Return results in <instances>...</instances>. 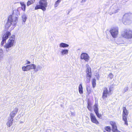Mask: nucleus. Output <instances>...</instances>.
I'll return each mask as SVG.
<instances>
[{
    "instance_id": "1",
    "label": "nucleus",
    "mask_w": 132,
    "mask_h": 132,
    "mask_svg": "<svg viewBox=\"0 0 132 132\" xmlns=\"http://www.w3.org/2000/svg\"><path fill=\"white\" fill-rule=\"evenodd\" d=\"M15 36L12 35L8 40L7 43H6V40L2 38V41L1 43V46H3L6 49V51L8 52L9 50V48L12 47L14 45L15 42Z\"/></svg>"
},
{
    "instance_id": "2",
    "label": "nucleus",
    "mask_w": 132,
    "mask_h": 132,
    "mask_svg": "<svg viewBox=\"0 0 132 132\" xmlns=\"http://www.w3.org/2000/svg\"><path fill=\"white\" fill-rule=\"evenodd\" d=\"M18 14H15L13 12L12 15L9 16L7 21L5 25L6 28H8L11 25L15 27V25L18 22Z\"/></svg>"
},
{
    "instance_id": "3",
    "label": "nucleus",
    "mask_w": 132,
    "mask_h": 132,
    "mask_svg": "<svg viewBox=\"0 0 132 132\" xmlns=\"http://www.w3.org/2000/svg\"><path fill=\"white\" fill-rule=\"evenodd\" d=\"M132 21V14L126 13L124 14L122 18V22L125 24H129Z\"/></svg>"
},
{
    "instance_id": "4",
    "label": "nucleus",
    "mask_w": 132,
    "mask_h": 132,
    "mask_svg": "<svg viewBox=\"0 0 132 132\" xmlns=\"http://www.w3.org/2000/svg\"><path fill=\"white\" fill-rule=\"evenodd\" d=\"M39 3V5H37L35 7V10L40 9L44 11H45L46 10V8L47 6V2L40 0Z\"/></svg>"
},
{
    "instance_id": "5",
    "label": "nucleus",
    "mask_w": 132,
    "mask_h": 132,
    "mask_svg": "<svg viewBox=\"0 0 132 132\" xmlns=\"http://www.w3.org/2000/svg\"><path fill=\"white\" fill-rule=\"evenodd\" d=\"M122 36L125 38L131 39L132 38V31L129 29H126L121 32Z\"/></svg>"
},
{
    "instance_id": "6",
    "label": "nucleus",
    "mask_w": 132,
    "mask_h": 132,
    "mask_svg": "<svg viewBox=\"0 0 132 132\" xmlns=\"http://www.w3.org/2000/svg\"><path fill=\"white\" fill-rule=\"evenodd\" d=\"M118 29L117 27L113 28L110 30V32L112 37L114 38H116L118 32Z\"/></svg>"
},
{
    "instance_id": "7",
    "label": "nucleus",
    "mask_w": 132,
    "mask_h": 132,
    "mask_svg": "<svg viewBox=\"0 0 132 132\" xmlns=\"http://www.w3.org/2000/svg\"><path fill=\"white\" fill-rule=\"evenodd\" d=\"M111 88L109 87V91H108L107 88L106 87H104L103 89V93L102 97L103 99L106 98L107 97V95H110V93L111 92Z\"/></svg>"
},
{
    "instance_id": "8",
    "label": "nucleus",
    "mask_w": 132,
    "mask_h": 132,
    "mask_svg": "<svg viewBox=\"0 0 132 132\" xmlns=\"http://www.w3.org/2000/svg\"><path fill=\"white\" fill-rule=\"evenodd\" d=\"M89 57L88 54L86 53H82L81 55L80 59H84L86 62H88L89 60Z\"/></svg>"
},
{
    "instance_id": "9",
    "label": "nucleus",
    "mask_w": 132,
    "mask_h": 132,
    "mask_svg": "<svg viewBox=\"0 0 132 132\" xmlns=\"http://www.w3.org/2000/svg\"><path fill=\"white\" fill-rule=\"evenodd\" d=\"M98 105L96 104H95L94 105V111L97 116L98 118H100L101 117V115L98 113Z\"/></svg>"
},
{
    "instance_id": "10",
    "label": "nucleus",
    "mask_w": 132,
    "mask_h": 132,
    "mask_svg": "<svg viewBox=\"0 0 132 132\" xmlns=\"http://www.w3.org/2000/svg\"><path fill=\"white\" fill-rule=\"evenodd\" d=\"M90 119L92 122L97 125L99 124V122L96 119L95 115L92 113H90Z\"/></svg>"
},
{
    "instance_id": "11",
    "label": "nucleus",
    "mask_w": 132,
    "mask_h": 132,
    "mask_svg": "<svg viewBox=\"0 0 132 132\" xmlns=\"http://www.w3.org/2000/svg\"><path fill=\"white\" fill-rule=\"evenodd\" d=\"M119 9L116 4L112 5L111 9L112 14L118 12L119 11Z\"/></svg>"
},
{
    "instance_id": "12",
    "label": "nucleus",
    "mask_w": 132,
    "mask_h": 132,
    "mask_svg": "<svg viewBox=\"0 0 132 132\" xmlns=\"http://www.w3.org/2000/svg\"><path fill=\"white\" fill-rule=\"evenodd\" d=\"M18 110V108H15L14 111L10 113V117H9V118H12V119H13V118L14 117L16 114Z\"/></svg>"
},
{
    "instance_id": "13",
    "label": "nucleus",
    "mask_w": 132,
    "mask_h": 132,
    "mask_svg": "<svg viewBox=\"0 0 132 132\" xmlns=\"http://www.w3.org/2000/svg\"><path fill=\"white\" fill-rule=\"evenodd\" d=\"M86 77H92L91 70L90 67H87L86 70Z\"/></svg>"
},
{
    "instance_id": "14",
    "label": "nucleus",
    "mask_w": 132,
    "mask_h": 132,
    "mask_svg": "<svg viewBox=\"0 0 132 132\" xmlns=\"http://www.w3.org/2000/svg\"><path fill=\"white\" fill-rule=\"evenodd\" d=\"M11 35V33L9 31H6L3 36L2 38L6 40L9 36Z\"/></svg>"
},
{
    "instance_id": "15",
    "label": "nucleus",
    "mask_w": 132,
    "mask_h": 132,
    "mask_svg": "<svg viewBox=\"0 0 132 132\" xmlns=\"http://www.w3.org/2000/svg\"><path fill=\"white\" fill-rule=\"evenodd\" d=\"M8 121L6 123L7 126L9 127H10L12 125V121H13V119L12 118H8Z\"/></svg>"
},
{
    "instance_id": "16",
    "label": "nucleus",
    "mask_w": 132,
    "mask_h": 132,
    "mask_svg": "<svg viewBox=\"0 0 132 132\" xmlns=\"http://www.w3.org/2000/svg\"><path fill=\"white\" fill-rule=\"evenodd\" d=\"M61 54L62 55H67L68 53V49H62L60 52Z\"/></svg>"
},
{
    "instance_id": "17",
    "label": "nucleus",
    "mask_w": 132,
    "mask_h": 132,
    "mask_svg": "<svg viewBox=\"0 0 132 132\" xmlns=\"http://www.w3.org/2000/svg\"><path fill=\"white\" fill-rule=\"evenodd\" d=\"M59 46L61 48H64L68 47L69 45L65 43H61L59 44Z\"/></svg>"
},
{
    "instance_id": "18",
    "label": "nucleus",
    "mask_w": 132,
    "mask_h": 132,
    "mask_svg": "<svg viewBox=\"0 0 132 132\" xmlns=\"http://www.w3.org/2000/svg\"><path fill=\"white\" fill-rule=\"evenodd\" d=\"M20 4L21 6V9L24 11H25L26 10V5L23 2H20Z\"/></svg>"
},
{
    "instance_id": "19",
    "label": "nucleus",
    "mask_w": 132,
    "mask_h": 132,
    "mask_svg": "<svg viewBox=\"0 0 132 132\" xmlns=\"http://www.w3.org/2000/svg\"><path fill=\"white\" fill-rule=\"evenodd\" d=\"M42 68V67L40 65H38L37 66L36 65L35 71L37 72L38 70H41Z\"/></svg>"
},
{
    "instance_id": "20",
    "label": "nucleus",
    "mask_w": 132,
    "mask_h": 132,
    "mask_svg": "<svg viewBox=\"0 0 132 132\" xmlns=\"http://www.w3.org/2000/svg\"><path fill=\"white\" fill-rule=\"evenodd\" d=\"M128 115H122L123 120L125 121V124L127 125H128V123L127 120V118Z\"/></svg>"
},
{
    "instance_id": "21",
    "label": "nucleus",
    "mask_w": 132,
    "mask_h": 132,
    "mask_svg": "<svg viewBox=\"0 0 132 132\" xmlns=\"http://www.w3.org/2000/svg\"><path fill=\"white\" fill-rule=\"evenodd\" d=\"M79 91L80 94L83 93V88L81 84H80L79 85Z\"/></svg>"
},
{
    "instance_id": "22",
    "label": "nucleus",
    "mask_w": 132,
    "mask_h": 132,
    "mask_svg": "<svg viewBox=\"0 0 132 132\" xmlns=\"http://www.w3.org/2000/svg\"><path fill=\"white\" fill-rule=\"evenodd\" d=\"M112 131L113 132H121L118 130L116 125L112 127Z\"/></svg>"
},
{
    "instance_id": "23",
    "label": "nucleus",
    "mask_w": 132,
    "mask_h": 132,
    "mask_svg": "<svg viewBox=\"0 0 132 132\" xmlns=\"http://www.w3.org/2000/svg\"><path fill=\"white\" fill-rule=\"evenodd\" d=\"M128 110L126 109L125 107H123V114L125 115H128Z\"/></svg>"
},
{
    "instance_id": "24",
    "label": "nucleus",
    "mask_w": 132,
    "mask_h": 132,
    "mask_svg": "<svg viewBox=\"0 0 132 132\" xmlns=\"http://www.w3.org/2000/svg\"><path fill=\"white\" fill-rule=\"evenodd\" d=\"M36 65L34 64H30V69H34L35 71Z\"/></svg>"
},
{
    "instance_id": "25",
    "label": "nucleus",
    "mask_w": 132,
    "mask_h": 132,
    "mask_svg": "<svg viewBox=\"0 0 132 132\" xmlns=\"http://www.w3.org/2000/svg\"><path fill=\"white\" fill-rule=\"evenodd\" d=\"M93 86V88H94L96 86V80L95 79L93 78L92 81Z\"/></svg>"
},
{
    "instance_id": "26",
    "label": "nucleus",
    "mask_w": 132,
    "mask_h": 132,
    "mask_svg": "<svg viewBox=\"0 0 132 132\" xmlns=\"http://www.w3.org/2000/svg\"><path fill=\"white\" fill-rule=\"evenodd\" d=\"M23 22H25L27 19V17L25 14H23L22 16Z\"/></svg>"
},
{
    "instance_id": "27",
    "label": "nucleus",
    "mask_w": 132,
    "mask_h": 132,
    "mask_svg": "<svg viewBox=\"0 0 132 132\" xmlns=\"http://www.w3.org/2000/svg\"><path fill=\"white\" fill-rule=\"evenodd\" d=\"M34 2L32 0H30V1H29L27 2V6H29L30 5H31Z\"/></svg>"
},
{
    "instance_id": "28",
    "label": "nucleus",
    "mask_w": 132,
    "mask_h": 132,
    "mask_svg": "<svg viewBox=\"0 0 132 132\" xmlns=\"http://www.w3.org/2000/svg\"><path fill=\"white\" fill-rule=\"evenodd\" d=\"M129 89V87L127 86L125 87L123 91V93H124L128 91Z\"/></svg>"
},
{
    "instance_id": "29",
    "label": "nucleus",
    "mask_w": 132,
    "mask_h": 132,
    "mask_svg": "<svg viewBox=\"0 0 132 132\" xmlns=\"http://www.w3.org/2000/svg\"><path fill=\"white\" fill-rule=\"evenodd\" d=\"M104 129L106 131H110L111 130V127L110 126H108L105 127L104 128Z\"/></svg>"
},
{
    "instance_id": "30",
    "label": "nucleus",
    "mask_w": 132,
    "mask_h": 132,
    "mask_svg": "<svg viewBox=\"0 0 132 132\" xmlns=\"http://www.w3.org/2000/svg\"><path fill=\"white\" fill-rule=\"evenodd\" d=\"M60 1L58 0H57L55 3L54 4V7L55 8L57 7V6L59 5L60 3Z\"/></svg>"
},
{
    "instance_id": "31",
    "label": "nucleus",
    "mask_w": 132,
    "mask_h": 132,
    "mask_svg": "<svg viewBox=\"0 0 132 132\" xmlns=\"http://www.w3.org/2000/svg\"><path fill=\"white\" fill-rule=\"evenodd\" d=\"M87 108L89 111H92L91 104L90 103H88Z\"/></svg>"
},
{
    "instance_id": "32",
    "label": "nucleus",
    "mask_w": 132,
    "mask_h": 132,
    "mask_svg": "<svg viewBox=\"0 0 132 132\" xmlns=\"http://www.w3.org/2000/svg\"><path fill=\"white\" fill-rule=\"evenodd\" d=\"M92 77H86V81L87 83H89L90 81V79Z\"/></svg>"
},
{
    "instance_id": "33",
    "label": "nucleus",
    "mask_w": 132,
    "mask_h": 132,
    "mask_svg": "<svg viewBox=\"0 0 132 132\" xmlns=\"http://www.w3.org/2000/svg\"><path fill=\"white\" fill-rule=\"evenodd\" d=\"M108 77L110 78V79H112L113 77V75L111 73H110L108 75Z\"/></svg>"
},
{
    "instance_id": "34",
    "label": "nucleus",
    "mask_w": 132,
    "mask_h": 132,
    "mask_svg": "<svg viewBox=\"0 0 132 132\" xmlns=\"http://www.w3.org/2000/svg\"><path fill=\"white\" fill-rule=\"evenodd\" d=\"M110 124L111 125L112 127L116 125V124L115 122L113 121H110Z\"/></svg>"
},
{
    "instance_id": "35",
    "label": "nucleus",
    "mask_w": 132,
    "mask_h": 132,
    "mask_svg": "<svg viewBox=\"0 0 132 132\" xmlns=\"http://www.w3.org/2000/svg\"><path fill=\"white\" fill-rule=\"evenodd\" d=\"M0 55L4 56L3 51L2 49H0Z\"/></svg>"
},
{
    "instance_id": "36",
    "label": "nucleus",
    "mask_w": 132,
    "mask_h": 132,
    "mask_svg": "<svg viewBox=\"0 0 132 132\" xmlns=\"http://www.w3.org/2000/svg\"><path fill=\"white\" fill-rule=\"evenodd\" d=\"M26 67V70L28 71L30 70V65H27Z\"/></svg>"
},
{
    "instance_id": "37",
    "label": "nucleus",
    "mask_w": 132,
    "mask_h": 132,
    "mask_svg": "<svg viewBox=\"0 0 132 132\" xmlns=\"http://www.w3.org/2000/svg\"><path fill=\"white\" fill-rule=\"evenodd\" d=\"M22 70L24 71H27L26 66H23L22 68Z\"/></svg>"
},
{
    "instance_id": "38",
    "label": "nucleus",
    "mask_w": 132,
    "mask_h": 132,
    "mask_svg": "<svg viewBox=\"0 0 132 132\" xmlns=\"http://www.w3.org/2000/svg\"><path fill=\"white\" fill-rule=\"evenodd\" d=\"M4 56L0 55V62L2 60Z\"/></svg>"
},
{
    "instance_id": "39",
    "label": "nucleus",
    "mask_w": 132,
    "mask_h": 132,
    "mask_svg": "<svg viewBox=\"0 0 132 132\" xmlns=\"http://www.w3.org/2000/svg\"><path fill=\"white\" fill-rule=\"evenodd\" d=\"M86 89H87V91L88 92H89V93H90L91 92V91L90 90H88V88H87V87L86 88Z\"/></svg>"
},
{
    "instance_id": "40",
    "label": "nucleus",
    "mask_w": 132,
    "mask_h": 132,
    "mask_svg": "<svg viewBox=\"0 0 132 132\" xmlns=\"http://www.w3.org/2000/svg\"><path fill=\"white\" fill-rule=\"evenodd\" d=\"M86 1H87V0H82V1H81V3L84 2H86Z\"/></svg>"
},
{
    "instance_id": "41",
    "label": "nucleus",
    "mask_w": 132,
    "mask_h": 132,
    "mask_svg": "<svg viewBox=\"0 0 132 132\" xmlns=\"http://www.w3.org/2000/svg\"><path fill=\"white\" fill-rule=\"evenodd\" d=\"M27 64H30V61H27Z\"/></svg>"
},
{
    "instance_id": "42",
    "label": "nucleus",
    "mask_w": 132,
    "mask_h": 132,
    "mask_svg": "<svg viewBox=\"0 0 132 132\" xmlns=\"http://www.w3.org/2000/svg\"><path fill=\"white\" fill-rule=\"evenodd\" d=\"M40 1H43L44 2H47V0H40Z\"/></svg>"
},
{
    "instance_id": "43",
    "label": "nucleus",
    "mask_w": 132,
    "mask_h": 132,
    "mask_svg": "<svg viewBox=\"0 0 132 132\" xmlns=\"http://www.w3.org/2000/svg\"><path fill=\"white\" fill-rule=\"evenodd\" d=\"M110 15H111V13H110Z\"/></svg>"
},
{
    "instance_id": "44",
    "label": "nucleus",
    "mask_w": 132,
    "mask_h": 132,
    "mask_svg": "<svg viewBox=\"0 0 132 132\" xmlns=\"http://www.w3.org/2000/svg\"><path fill=\"white\" fill-rule=\"evenodd\" d=\"M103 132H106L104 131Z\"/></svg>"
}]
</instances>
